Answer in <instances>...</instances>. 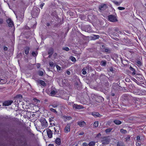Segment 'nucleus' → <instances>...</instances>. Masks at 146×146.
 I'll return each mask as SVG.
<instances>
[{
    "instance_id": "nucleus-8",
    "label": "nucleus",
    "mask_w": 146,
    "mask_h": 146,
    "mask_svg": "<svg viewBox=\"0 0 146 146\" xmlns=\"http://www.w3.org/2000/svg\"><path fill=\"white\" fill-rule=\"evenodd\" d=\"M103 144H108L110 142V139L108 138H104L101 141Z\"/></svg>"
},
{
    "instance_id": "nucleus-38",
    "label": "nucleus",
    "mask_w": 146,
    "mask_h": 146,
    "mask_svg": "<svg viewBox=\"0 0 146 146\" xmlns=\"http://www.w3.org/2000/svg\"><path fill=\"white\" fill-rule=\"evenodd\" d=\"M54 133L55 134H56V133H57L58 132V131H56V129L55 127H54Z\"/></svg>"
},
{
    "instance_id": "nucleus-49",
    "label": "nucleus",
    "mask_w": 146,
    "mask_h": 146,
    "mask_svg": "<svg viewBox=\"0 0 146 146\" xmlns=\"http://www.w3.org/2000/svg\"><path fill=\"white\" fill-rule=\"evenodd\" d=\"M101 136V134L100 133H99L97 134V135L96 136V137H99Z\"/></svg>"
},
{
    "instance_id": "nucleus-28",
    "label": "nucleus",
    "mask_w": 146,
    "mask_h": 146,
    "mask_svg": "<svg viewBox=\"0 0 146 146\" xmlns=\"http://www.w3.org/2000/svg\"><path fill=\"white\" fill-rule=\"evenodd\" d=\"M49 65L51 67H54V63L52 62H50L49 63Z\"/></svg>"
},
{
    "instance_id": "nucleus-27",
    "label": "nucleus",
    "mask_w": 146,
    "mask_h": 146,
    "mask_svg": "<svg viewBox=\"0 0 146 146\" xmlns=\"http://www.w3.org/2000/svg\"><path fill=\"white\" fill-rule=\"evenodd\" d=\"M56 67L57 68V71L58 72H59L61 70V68L59 66H58V65H56Z\"/></svg>"
},
{
    "instance_id": "nucleus-42",
    "label": "nucleus",
    "mask_w": 146,
    "mask_h": 146,
    "mask_svg": "<svg viewBox=\"0 0 146 146\" xmlns=\"http://www.w3.org/2000/svg\"><path fill=\"white\" fill-rule=\"evenodd\" d=\"M82 146H88L87 143L85 142L83 143L82 144Z\"/></svg>"
},
{
    "instance_id": "nucleus-47",
    "label": "nucleus",
    "mask_w": 146,
    "mask_h": 146,
    "mask_svg": "<svg viewBox=\"0 0 146 146\" xmlns=\"http://www.w3.org/2000/svg\"><path fill=\"white\" fill-rule=\"evenodd\" d=\"M66 73L68 75H70V72L69 71H66Z\"/></svg>"
},
{
    "instance_id": "nucleus-24",
    "label": "nucleus",
    "mask_w": 146,
    "mask_h": 146,
    "mask_svg": "<svg viewBox=\"0 0 146 146\" xmlns=\"http://www.w3.org/2000/svg\"><path fill=\"white\" fill-rule=\"evenodd\" d=\"M98 124H99V123H98V121H95L93 125L95 127H97L98 126Z\"/></svg>"
},
{
    "instance_id": "nucleus-22",
    "label": "nucleus",
    "mask_w": 146,
    "mask_h": 146,
    "mask_svg": "<svg viewBox=\"0 0 146 146\" xmlns=\"http://www.w3.org/2000/svg\"><path fill=\"white\" fill-rule=\"evenodd\" d=\"M56 142L57 144H60V140L59 138H57L56 140Z\"/></svg>"
},
{
    "instance_id": "nucleus-37",
    "label": "nucleus",
    "mask_w": 146,
    "mask_h": 146,
    "mask_svg": "<svg viewBox=\"0 0 146 146\" xmlns=\"http://www.w3.org/2000/svg\"><path fill=\"white\" fill-rule=\"evenodd\" d=\"M43 74V72L42 71H40L39 72V75L40 76H42Z\"/></svg>"
},
{
    "instance_id": "nucleus-40",
    "label": "nucleus",
    "mask_w": 146,
    "mask_h": 146,
    "mask_svg": "<svg viewBox=\"0 0 146 146\" xmlns=\"http://www.w3.org/2000/svg\"><path fill=\"white\" fill-rule=\"evenodd\" d=\"M141 145V143L139 141H138L136 143V145L137 146H140Z\"/></svg>"
},
{
    "instance_id": "nucleus-14",
    "label": "nucleus",
    "mask_w": 146,
    "mask_h": 146,
    "mask_svg": "<svg viewBox=\"0 0 146 146\" xmlns=\"http://www.w3.org/2000/svg\"><path fill=\"white\" fill-rule=\"evenodd\" d=\"M57 80L60 86H62V85H63V84L62 83V82L64 81L63 79L58 78L57 79Z\"/></svg>"
},
{
    "instance_id": "nucleus-54",
    "label": "nucleus",
    "mask_w": 146,
    "mask_h": 146,
    "mask_svg": "<svg viewBox=\"0 0 146 146\" xmlns=\"http://www.w3.org/2000/svg\"><path fill=\"white\" fill-rule=\"evenodd\" d=\"M48 146H54L52 144H50Z\"/></svg>"
},
{
    "instance_id": "nucleus-23",
    "label": "nucleus",
    "mask_w": 146,
    "mask_h": 146,
    "mask_svg": "<svg viewBox=\"0 0 146 146\" xmlns=\"http://www.w3.org/2000/svg\"><path fill=\"white\" fill-rule=\"evenodd\" d=\"M112 129L111 128H109L106 129L105 130L106 133H110V132H111V131Z\"/></svg>"
},
{
    "instance_id": "nucleus-59",
    "label": "nucleus",
    "mask_w": 146,
    "mask_h": 146,
    "mask_svg": "<svg viewBox=\"0 0 146 146\" xmlns=\"http://www.w3.org/2000/svg\"><path fill=\"white\" fill-rule=\"evenodd\" d=\"M51 52H49V54H50L51 53H52V52H53V50L52 49H51Z\"/></svg>"
},
{
    "instance_id": "nucleus-60",
    "label": "nucleus",
    "mask_w": 146,
    "mask_h": 146,
    "mask_svg": "<svg viewBox=\"0 0 146 146\" xmlns=\"http://www.w3.org/2000/svg\"><path fill=\"white\" fill-rule=\"evenodd\" d=\"M105 50H106V52L108 51V49H105Z\"/></svg>"
},
{
    "instance_id": "nucleus-58",
    "label": "nucleus",
    "mask_w": 146,
    "mask_h": 146,
    "mask_svg": "<svg viewBox=\"0 0 146 146\" xmlns=\"http://www.w3.org/2000/svg\"><path fill=\"white\" fill-rule=\"evenodd\" d=\"M36 100L37 101V102H40V101L39 100H37L36 99L35 100Z\"/></svg>"
},
{
    "instance_id": "nucleus-53",
    "label": "nucleus",
    "mask_w": 146,
    "mask_h": 146,
    "mask_svg": "<svg viewBox=\"0 0 146 146\" xmlns=\"http://www.w3.org/2000/svg\"><path fill=\"white\" fill-rule=\"evenodd\" d=\"M40 64H38L37 66V68H39L40 67Z\"/></svg>"
},
{
    "instance_id": "nucleus-34",
    "label": "nucleus",
    "mask_w": 146,
    "mask_h": 146,
    "mask_svg": "<svg viewBox=\"0 0 146 146\" xmlns=\"http://www.w3.org/2000/svg\"><path fill=\"white\" fill-rule=\"evenodd\" d=\"M126 141H128L130 139V137L129 136H127L126 138Z\"/></svg>"
},
{
    "instance_id": "nucleus-2",
    "label": "nucleus",
    "mask_w": 146,
    "mask_h": 146,
    "mask_svg": "<svg viewBox=\"0 0 146 146\" xmlns=\"http://www.w3.org/2000/svg\"><path fill=\"white\" fill-rule=\"evenodd\" d=\"M35 12L33 11L32 14V16L34 18L36 17L38 15L40 12V9L38 8H35L34 9Z\"/></svg>"
},
{
    "instance_id": "nucleus-48",
    "label": "nucleus",
    "mask_w": 146,
    "mask_h": 146,
    "mask_svg": "<svg viewBox=\"0 0 146 146\" xmlns=\"http://www.w3.org/2000/svg\"><path fill=\"white\" fill-rule=\"evenodd\" d=\"M84 134V133L83 132L80 133H79V135H82Z\"/></svg>"
},
{
    "instance_id": "nucleus-26",
    "label": "nucleus",
    "mask_w": 146,
    "mask_h": 146,
    "mask_svg": "<svg viewBox=\"0 0 146 146\" xmlns=\"http://www.w3.org/2000/svg\"><path fill=\"white\" fill-rule=\"evenodd\" d=\"M120 132L123 134H125L127 133L126 130L123 129H121L120 130Z\"/></svg>"
},
{
    "instance_id": "nucleus-52",
    "label": "nucleus",
    "mask_w": 146,
    "mask_h": 146,
    "mask_svg": "<svg viewBox=\"0 0 146 146\" xmlns=\"http://www.w3.org/2000/svg\"><path fill=\"white\" fill-rule=\"evenodd\" d=\"M8 49V48L7 47H5L4 48V49L5 50H7Z\"/></svg>"
},
{
    "instance_id": "nucleus-61",
    "label": "nucleus",
    "mask_w": 146,
    "mask_h": 146,
    "mask_svg": "<svg viewBox=\"0 0 146 146\" xmlns=\"http://www.w3.org/2000/svg\"><path fill=\"white\" fill-rule=\"evenodd\" d=\"M112 96H114V94H112Z\"/></svg>"
},
{
    "instance_id": "nucleus-44",
    "label": "nucleus",
    "mask_w": 146,
    "mask_h": 146,
    "mask_svg": "<svg viewBox=\"0 0 146 146\" xmlns=\"http://www.w3.org/2000/svg\"><path fill=\"white\" fill-rule=\"evenodd\" d=\"M83 70L82 72V74L84 75L86 74V71L85 70H83H83Z\"/></svg>"
},
{
    "instance_id": "nucleus-6",
    "label": "nucleus",
    "mask_w": 146,
    "mask_h": 146,
    "mask_svg": "<svg viewBox=\"0 0 146 146\" xmlns=\"http://www.w3.org/2000/svg\"><path fill=\"white\" fill-rule=\"evenodd\" d=\"M7 22L9 27H12L13 26V23L10 19H8L7 20Z\"/></svg>"
},
{
    "instance_id": "nucleus-56",
    "label": "nucleus",
    "mask_w": 146,
    "mask_h": 146,
    "mask_svg": "<svg viewBox=\"0 0 146 146\" xmlns=\"http://www.w3.org/2000/svg\"><path fill=\"white\" fill-rule=\"evenodd\" d=\"M133 80L135 82L136 81H137V80H136L135 79L133 78Z\"/></svg>"
},
{
    "instance_id": "nucleus-63",
    "label": "nucleus",
    "mask_w": 146,
    "mask_h": 146,
    "mask_svg": "<svg viewBox=\"0 0 146 146\" xmlns=\"http://www.w3.org/2000/svg\"><path fill=\"white\" fill-rule=\"evenodd\" d=\"M71 104V103H69V104Z\"/></svg>"
},
{
    "instance_id": "nucleus-45",
    "label": "nucleus",
    "mask_w": 146,
    "mask_h": 146,
    "mask_svg": "<svg viewBox=\"0 0 146 146\" xmlns=\"http://www.w3.org/2000/svg\"><path fill=\"white\" fill-rule=\"evenodd\" d=\"M32 54L34 56H36V54L35 52H32Z\"/></svg>"
},
{
    "instance_id": "nucleus-39",
    "label": "nucleus",
    "mask_w": 146,
    "mask_h": 146,
    "mask_svg": "<svg viewBox=\"0 0 146 146\" xmlns=\"http://www.w3.org/2000/svg\"><path fill=\"white\" fill-rule=\"evenodd\" d=\"M140 139L141 138L140 136H137V141H139Z\"/></svg>"
},
{
    "instance_id": "nucleus-16",
    "label": "nucleus",
    "mask_w": 146,
    "mask_h": 146,
    "mask_svg": "<svg viewBox=\"0 0 146 146\" xmlns=\"http://www.w3.org/2000/svg\"><path fill=\"white\" fill-rule=\"evenodd\" d=\"M63 119L65 121H66L67 120H70L71 119L70 117L64 116L63 117Z\"/></svg>"
},
{
    "instance_id": "nucleus-12",
    "label": "nucleus",
    "mask_w": 146,
    "mask_h": 146,
    "mask_svg": "<svg viewBox=\"0 0 146 146\" xmlns=\"http://www.w3.org/2000/svg\"><path fill=\"white\" fill-rule=\"evenodd\" d=\"M78 124L80 127H83L86 125V123L84 121H80L78 122Z\"/></svg>"
},
{
    "instance_id": "nucleus-62",
    "label": "nucleus",
    "mask_w": 146,
    "mask_h": 146,
    "mask_svg": "<svg viewBox=\"0 0 146 146\" xmlns=\"http://www.w3.org/2000/svg\"><path fill=\"white\" fill-rule=\"evenodd\" d=\"M127 80H128L127 81H129V79H127Z\"/></svg>"
},
{
    "instance_id": "nucleus-64",
    "label": "nucleus",
    "mask_w": 146,
    "mask_h": 146,
    "mask_svg": "<svg viewBox=\"0 0 146 146\" xmlns=\"http://www.w3.org/2000/svg\"><path fill=\"white\" fill-rule=\"evenodd\" d=\"M125 80H126L127 81V79H125Z\"/></svg>"
},
{
    "instance_id": "nucleus-5",
    "label": "nucleus",
    "mask_w": 146,
    "mask_h": 146,
    "mask_svg": "<svg viewBox=\"0 0 146 146\" xmlns=\"http://www.w3.org/2000/svg\"><path fill=\"white\" fill-rule=\"evenodd\" d=\"M73 108L75 110H80L83 108V106L81 105H78L75 104H73Z\"/></svg>"
},
{
    "instance_id": "nucleus-25",
    "label": "nucleus",
    "mask_w": 146,
    "mask_h": 146,
    "mask_svg": "<svg viewBox=\"0 0 146 146\" xmlns=\"http://www.w3.org/2000/svg\"><path fill=\"white\" fill-rule=\"evenodd\" d=\"M113 3L115 5H120V4L121 3V2H118L117 1H113Z\"/></svg>"
},
{
    "instance_id": "nucleus-43",
    "label": "nucleus",
    "mask_w": 146,
    "mask_h": 146,
    "mask_svg": "<svg viewBox=\"0 0 146 146\" xmlns=\"http://www.w3.org/2000/svg\"><path fill=\"white\" fill-rule=\"evenodd\" d=\"M44 5V3H42L40 5V7L41 8V9H42V7Z\"/></svg>"
},
{
    "instance_id": "nucleus-20",
    "label": "nucleus",
    "mask_w": 146,
    "mask_h": 146,
    "mask_svg": "<svg viewBox=\"0 0 146 146\" xmlns=\"http://www.w3.org/2000/svg\"><path fill=\"white\" fill-rule=\"evenodd\" d=\"M95 143V142L92 141L89 143L88 146H94Z\"/></svg>"
},
{
    "instance_id": "nucleus-55",
    "label": "nucleus",
    "mask_w": 146,
    "mask_h": 146,
    "mask_svg": "<svg viewBox=\"0 0 146 146\" xmlns=\"http://www.w3.org/2000/svg\"><path fill=\"white\" fill-rule=\"evenodd\" d=\"M134 93H135V94H138V95H140V94L139 93H136V92H134Z\"/></svg>"
},
{
    "instance_id": "nucleus-11",
    "label": "nucleus",
    "mask_w": 146,
    "mask_h": 146,
    "mask_svg": "<svg viewBox=\"0 0 146 146\" xmlns=\"http://www.w3.org/2000/svg\"><path fill=\"white\" fill-rule=\"evenodd\" d=\"M12 102L13 101L11 100L6 101L3 103V105L5 106H9L11 105Z\"/></svg>"
},
{
    "instance_id": "nucleus-30",
    "label": "nucleus",
    "mask_w": 146,
    "mask_h": 146,
    "mask_svg": "<svg viewBox=\"0 0 146 146\" xmlns=\"http://www.w3.org/2000/svg\"><path fill=\"white\" fill-rule=\"evenodd\" d=\"M99 37V36L98 35H94L93 36V38L95 39L98 38Z\"/></svg>"
},
{
    "instance_id": "nucleus-18",
    "label": "nucleus",
    "mask_w": 146,
    "mask_h": 146,
    "mask_svg": "<svg viewBox=\"0 0 146 146\" xmlns=\"http://www.w3.org/2000/svg\"><path fill=\"white\" fill-rule=\"evenodd\" d=\"M38 82L43 86H44L46 85L45 82L43 80H40L38 81Z\"/></svg>"
},
{
    "instance_id": "nucleus-21",
    "label": "nucleus",
    "mask_w": 146,
    "mask_h": 146,
    "mask_svg": "<svg viewBox=\"0 0 146 146\" xmlns=\"http://www.w3.org/2000/svg\"><path fill=\"white\" fill-rule=\"evenodd\" d=\"M114 123L117 125H119L121 124V121L117 120H115L114 121Z\"/></svg>"
},
{
    "instance_id": "nucleus-9",
    "label": "nucleus",
    "mask_w": 146,
    "mask_h": 146,
    "mask_svg": "<svg viewBox=\"0 0 146 146\" xmlns=\"http://www.w3.org/2000/svg\"><path fill=\"white\" fill-rule=\"evenodd\" d=\"M107 6L106 4H102L99 6V9L101 11H103L105 10L107 8Z\"/></svg>"
},
{
    "instance_id": "nucleus-50",
    "label": "nucleus",
    "mask_w": 146,
    "mask_h": 146,
    "mask_svg": "<svg viewBox=\"0 0 146 146\" xmlns=\"http://www.w3.org/2000/svg\"><path fill=\"white\" fill-rule=\"evenodd\" d=\"M52 107L54 108H55L57 107V106L55 105H53L52 106Z\"/></svg>"
},
{
    "instance_id": "nucleus-7",
    "label": "nucleus",
    "mask_w": 146,
    "mask_h": 146,
    "mask_svg": "<svg viewBox=\"0 0 146 146\" xmlns=\"http://www.w3.org/2000/svg\"><path fill=\"white\" fill-rule=\"evenodd\" d=\"M70 124H68L65 127L64 129V132L65 133H68L70 131Z\"/></svg>"
},
{
    "instance_id": "nucleus-46",
    "label": "nucleus",
    "mask_w": 146,
    "mask_h": 146,
    "mask_svg": "<svg viewBox=\"0 0 146 146\" xmlns=\"http://www.w3.org/2000/svg\"><path fill=\"white\" fill-rule=\"evenodd\" d=\"M3 22V20L1 19H0V23L2 24Z\"/></svg>"
},
{
    "instance_id": "nucleus-57",
    "label": "nucleus",
    "mask_w": 146,
    "mask_h": 146,
    "mask_svg": "<svg viewBox=\"0 0 146 146\" xmlns=\"http://www.w3.org/2000/svg\"><path fill=\"white\" fill-rule=\"evenodd\" d=\"M133 80L135 82L136 81H137V80H136L135 79L133 78Z\"/></svg>"
},
{
    "instance_id": "nucleus-1",
    "label": "nucleus",
    "mask_w": 146,
    "mask_h": 146,
    "mask_svg": "<svg viewBox=\"0 0 146 146\" xmlns=\"http://www.w3.org/2000/svg\"><path fill=\"white\" fill-rule=\"evenodd\" d=\"M14 13L16 15L17 20L20 22L22 21L24 16V13L17 11L14 12Z\"/></svg>"
},
{
    "instance_id": "nucleus-3",
    "label": "nucleus",
    "mask_w": 146,
    "mask_h": 146,
    "mask_svg": "<svg viewBox=\"0 0 146 146\" xmlns=\"http://www.w3.org/2000/svg\"><path fill=\"white\" fill-rule=\"evenodd\" d=\"M109 21L112 22H116L117 21L116 17L115 15H110L108 16Z\"/></svg>"
},
{
    "instance_id": "nucleus-35",
    "label": "nucleus",
    "mask_w": 146,
    "mask_h": 146,
    "mask_svg": "<svg viewBox=\"0 0 146 146\" xmlns=\"http://www.w3.org/2000/svg\"><path fill=\"white\" fill-rule=\"evenodd\" d=\"M63 49L67 51H68L69 50V48L68 47L63 48Z\"/></svg>"
},
{
    "instance_id": "nucleus-17",
    "label": "nucleus",
    "mask_w": 146,
    "mask_h": 146,
    "mask_svg": "<svg viewBox=\"0 0 146 146\" xmlns=\"http://www.w3.org/2000/svg\"><path fill=\"white\" fill-rule=\"evenodd\" d=\"M56 89L52 90L50 92V95L51 96H54L56 93Z\"/></svg>"
},
{
    "instance_id": "nucleus-10",
    "label": "nucleus",
    "mask_w": 146,
    "mask_h": 146,
    "mask_svg": "<svg viewBox=\"0 0 146 146\" xmlns=\"http://www.w3.org/2000/svg\"><path fill=\"white\" fill-rule=\"evenodd\" d=\"M46 132L48 137L50 138H51L52 137V133L51 131L49 129H46Z\"/></svg>"
},
{
    "instance_id": "nucleus-31",
    "label": "nucleus",
    "mask_w": 146,
    "mask_h": 146,
    "mask_svg": "<svg viewBox=\"0 0 146 146\" xmlns=\"http://www.w3.org/2000/svg\"><path fill=\"white\" fill-rule=\"evenodd\" d=\"M101 65L102 66H105L106 64V62L104 61H102L101 62Z\"/></svg>"
},
{
    "instance_id": "nucleus-33",
    "label": "nucleus",
    "mask_w": 146,
    "mask_h": 146,
    "mask_svg": "<svg viewBox=\"0 0 146 146\" xmlns=\"http://www.w3.org/2000/svg\"><path fill=\"white\" fill-rule=\"evenodd\" d=\"M50 110L53 112H54V113H56V110L52 108H50Z\"/></svg>"
},
{
    "instance_id": "nucleus-4",
    "label": "nucleus",
    "mask_w": 146,
    "mask_h": 146,
    "mask_svg": "<svg viewBox=\"0 0 146 146\" xmlns=\"http://www.w3.org/2000/svg\"><path fill=\"white\" fill-rule=\"evenodd\" d=\"M40 121L41 123V125L43 127H47L48 123L45 119L44 118L40 120Z\"/></svg>"
},
{
    "instance_id": "nucleus-15",
    "label": "nucleus",
    "mask_w": 146,
    "mask_h": 146,
    "mask_svg": "<svg viewBox=\"0 0 146 146\" xmlns=\"http://www.w3.org/2000/svg\"><path fill=\"white\" fill-rule=\"evenodd\" d=\"M130 69L131 70L132 72H131V74L133 75H134L135 74V70L134 69L132 68L131 66H130L129 67Z\"/></svg>"
},
{
    "instance_id": "nucleus-13",
    "label": "nucleus",
    "mask_w": 146,
    "mask_h": 146,
    "mask_svg": "<svg viewBox=\"0 0 146 146\" xmlns=\"http://www.w3.org/2000/svg\"><path fill=\"white\" fill-rule=\"evenodd\" d=\"M92 115L95 117H100L101 116L98 113L96 112L92 113Z\"/></svg>"
},
{
    "instance_id": "nucleus-32",
    "label": "nucleus",
    "mask_w": 146,
    "mask_h": 146,
    "mask_svg": "<svg viewBox=\"0 0 146 146\" xmlns=\"http://www.w3.org/2000/svg\"><path fill=\"white\" fill-rule=\"evenodd\" d=\"M70 59H71V60L73 62H75L76 61V58L73 56H72L70 58Z\"/></svg>"
},
{
    "instance_id": "nucleus-19",
    "label": "nucleus",
    "mask_w": 146,
    "mask_h": 146,
    "mask_svg": "<svg viewBox=\"0 0 146 146\" xmlns=\"http://www.w3.org/2000/svg\"><path fill=\"white\" fill-rule=\"evenodd\" d=\"M49 122L50 123V124L52 126H53V125H54V121L53 119L51 118H49Z\"/></svg>"
},
{
    "instance_id": "nucleus-41",
    "label": "nucleus",
    "mask_w": 146,
    "mask_h": 146,
    "mask_svg": "<svg viewBox=\"0 0 146 146\" xmlns=\"http://www.w3.org/2000/svg\"><path fill=\"white\" fill-rule=\"evenodd\" d=\"M137 63L139 65H141V62L139 61H138L137 62Z\"/></svg>"
},
{
    "instance_id": "nucleus-29",
    "label": "nucleus",
    "mask_w": 146,
    "mask_h": 146,
    "mask_svg": "<svg viewBox=\"0 0 146 146\" xmlns=\"http://www.w3.org/2000/svg\"><path fill=\"white\" fill-rule=\"evenodd\" d=\"M29 48H26L25 50V53L26 54H27L29 53Z\"/></svg>"
},
{
    "instance_id": "nucleus-51",
    "label": "nucleus",
    "mask_w": 146,
    "mask_h": 146,
    "mask_svg": "<svg viewBox=\"0 0 146 146\" xmlns=\"http://www.w3.org/2000/svg\"><path fill=\"white\" fill-rule=\"evenodd\" d=\"M18 96L20 98H22V96L21 95H18Z\"/></svg>"
},
{
    "instance_id": "nucleus-36",
    "label": "nucleus",
    "mask_w": 146,
    "mask_h": 146,
    "mask_svg": "<svg viewBox=\"0 0 146 146\" xmlns=\"http://www.w3.org/2000/svg\"><path fill=\"white\" fill-rule=\"evenodd\" d=\"M118 9L119 10H123L125 9V8L123 7H118Z\"/></svg>"
}]
</instances>
